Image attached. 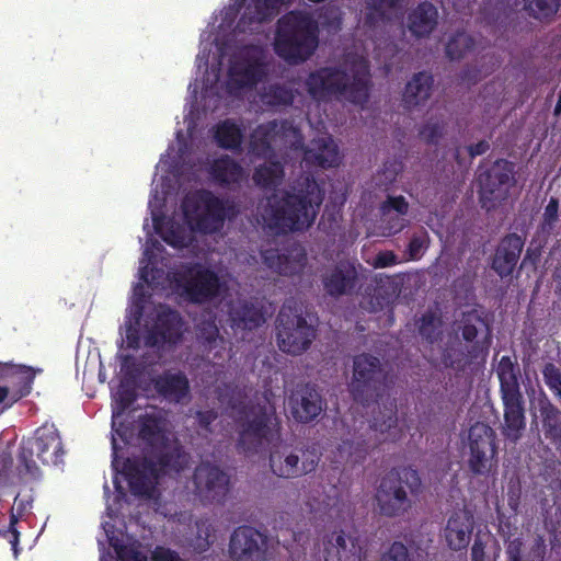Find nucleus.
Masks as SVG:
<instances>
[{"label":"nucleus","instance_id":"obj_24","mask_svg":"<svg viewBox=\"0 0 561 561\" xmlns=\"http://www.w3.org/2000/svg\"><path fill=\"white\" fill-rule=\"evenodd\" d=\"M158 398L173 404L190 399L191 385L186 374L180 369H165L150 379Z\"/></svg>","mask_w":561,"mask_h":561},{"label":"nucleus","instance_id":"obj_37","mask_svg":"<svg viewBox=\"0 0 561 561\" xmlns=\"http://www.w3.org/2000/svg\"><path fill=\"white\" fill-rule=\"evenodd\" d=\"M152 459L161 477L170 472L180 473L184 471L190 463L191 457L181 445H174L158 450Z\"/></svg>","mask_w":561,"mask_h":561},{"label":"nucleus","instance_id":"obj_54","mask_svg":"<svg viewBox=\"0 0 561 561\" xmlns=\"http://www.w3.org/2000/svg\"><path fill=\"white\" fill-rule=\"evenodd\" d=\"M111 545L119 561H146V557L131 546L119 545L113 541H111Z\"/></svg>","mask_w":561,"mask_h":561},{"label":"nucleus","instance_id":"obj_3","mask_svg":"<svg viewBox=\"0 0 561 561\" xmlns=\"http://www.w3.org/2000/svg\"><path fill=\"white\" fill-rule=\"evenodd\" d=\"M319 44V26L307 12L289 11L277 21L275 54L289 65L308 60Z\"/></svg>","mask_w":561,"mask_h":561},{"label":"nucleus","instance_id":"obj_30","mask_svg":"<svg viewBox=\"0 0 561 561\" xmlns=\"http://www.w3.org/2000/svg\"><path fill=\"white\" fill-rule=\"evenodd\" d=\"M534 416L539 419L545 438L556 446L561 445V410L545 392L536 399Z\"/></svg>","mask_w":561,"mask_h":561},{"label":"nucleus","instance_id":"obj_34","mask_svg":"<svg viewBox=\"0 0 561 561\" xmlns=\"http://www.w3.org/2000/svg\"><path fill=\"white\" fill-rule=\"evenodd\" d=\"M304 160L322 169L336 167L340 163L339 148L331 137L316 139L304 151Z\"/></svg>","mask_w":561,"mask_h":561},{"label":"nucleus","instance_id":"obj_28","mask_svg":"<svg viewBox=\"0 0 561 561\" xmlns=\"http://www.w3.org/2000/svg\"><path fill=\"white\" fill-rule=\"evenodd\" d=\"M35 373L33 368L24 365L0 363V381H5L11 399L18 402L31 393Z\"/></svg>","mask_w":561,"mask_h":561},{"label":"nucleus","instance_id":"obj_49","mask_svg":"<svg viewBox=\"0 0 561 561\" xmlns=\"http://www.w3.org/2000/svg\"><path fill=\"white\" fill-rule=\"evenodd\" d=\"M480 327H486L484 320L476 312L465 313L461 320L460 332L466 342H473Z\"/></svg>","mask_w":561,"mask_h":561},{"label":"nucleus","instance_id":"obj_48","mask_svg":"<svg viewBox=\"0 0 561 561\" xmlns=\"http://www.w3.org/2000/svg\"><path fill=\"white\" fill-rule=\"evenodd\" d=\"M417 327L420 335L433 343L439 335L440 320L433 312H425L419 319Z\"/></svg>","mask_w":561,"mask_h":561},{"label":"nucleus","instance_id":"obj_55","mask_svg":"<svg viewBox=\"0 0 561 561\" xmlns=\"http://www.w3.org/2000/svg\"><path fill=\"white\" fill-rule=\"evenodd\" d=\"M559 199L551 197L545 207L542 229H552L559 219Z\"/></svg>","mask_w":561,"mask_h":561},{"label":"nucleus","instance_id":"obj_5","mask_svg":"<svg viewBox=\"0 0 561 561\" xmlns=\"http://www.w3.org/2000/svg\"><path fill=\"white\" fill-rule=\"evenodd\" d=\"M504 409V436L516 442L526 426L525 401L520 390V369L516 359L502 356L495 369Z\"/></svg>","mask_w":561,"mask_h":561},{"label":"nucleus","instance_id":"obj_56","mask_svg":"<svg viewBox=\"0 0 561 561\" xmlns=\"http://www.w3.org/2000/svg\"><path fill=\"white\" fill-rule=\"evenodd\" d=\"M162 239L171 247L182 248L185 242V238L183 232L179 227H174L171 225L164 233H162Z\"/></svg>","mask_w":561,"mask_h":561},{"label":"nucleus","instance_id":"obj_46","mask_svg":"<svg viewBox=\"0 0 561 561\" xmlns=\"http://www.w3.org/2000/svg\"><path fill=\"white\" fill-rule=\"evenodd\" d=\"M561 4V0H525V10L536 20L551 19Z\"/></svg>","mask_w":561,"mask_h":561},{"label":"nucleus","instance_id":"obj_51","mask_svg":"<svg viewBox=\"0 0 561 561\" xmlns=\"http://www.w3.org/2000/svg\"><path fill=\"white\" fill-rule=\"evenodd\" d=\"M379 210L382 217H387L391 211H396L397 215L407 216L409 213V203L402 195H389L380 204Z\"/></svg>","mask_w":561,"mask_h":561},{"label":"nucleus","instance_id":"obj_25","mask_svg":"<svg viewBox=\"0 0 561 561\" xmlns=\"http://www.w3.org/2000/svg\"><path fill=\"white\" fill-rule=\"evenodd\" d=\"M228 320L234 331H253L266 321L264 307L257 301L238 299L228 307Z\"/></svg>","mask_w":561,"mask_h":561},{"label":"nucleus","instance_id":"obj_4","mask_svg":"<svg viewBox=\"0 0 561 561\" xmlns=\"http://www.w3.org/2000/svg\"><path fill=\"white\" fill-rule=\"evenodd\" d=\"M423 491L421 476L412 466L391 468L380 480L375 499L379 513L389 518L403 517Z\"/></svg>","mask_w":561,"mask_h":561},{"label":"nucleus","instance_id":"obj_62","mask_svg":"<svg viewBox=\"0 0 561 561\" xmlns=\"http://www.w3.org/2000/svg\"><path fill=\"white\" fill-rule=\"evenodd\" d=\"M522 546L519 538L510 541L506 548L507 561H522Z\"/></svg>","mask_w":561,"mask_h":561},{"label":"nucleus","instance_id":"obj_16","mask_svg":"<svg viewBox=\"0 0 561 561\" xmlns=\"http://www.w3.org/2000/svg\"><path fill=\"white\" fill-rule=\"evenodd\" d=\"M228 554L231 561H267L268 538L252 526H239L230 535Z\"/></svg>","mask_w":561,"mask_h":561},{"label":"nucleus","instance_id":"obj_53","mask_svg":"<svg viewBox=\"0 0 561 561\" xmlns=\"http://www.w3.org/2000/svg\"><path fill=\"white\" fill-rule=\"evenodd\" d=\"M385 234L393 236L401 232L409 225V220L405 216L390 214L387 217H382Z\"/></svg>","mask_w":561,"mask_h":561},{"label":"nucleus","instance_id":"obj_14","mask_svg":"<svg viewBox=\"0 0 561 561\" xmlns=\"http://www.w3.org/2000/svg\"><path fill=\"white\" fill-rule=\"evenodd\" d=\"M320 461L316 448L291 449L289 446H279L270 454L272 472L279 478H296L313 472Z\"/></svg>","mask_w":561,"mask_h":561},{"label":"nucleus","instance_id":"obj_47","mask_svg":"<svg viewBox=\"0 0 561 561\" xmlns=\"http://www.w3.org/2000/svg\"><path fill=\"white\" fill-rule=\"evenodd\" d=\"M447 126L443 118L431 117L419 129V137L427 145H437L446 134Z\"/></svg>","mask_w":561,"mask_h":561},{"label":"nucleus","instance_id":"obj_29","mask_svg":"<svg viewBox=\"0 0 561 561\" xmlns=\"http://www.w3.org/2000/svg\"><path fill=\"white\" fill-rule=\"evenodd\" d=\"M324 561H363L359 538L341 530L324 542Z\"/></svg>","mask_w":561,"mask_h":561},{"label":"nucleus","instance_id":"obj_8","mask_svg":"<svg viewBox=\"0 0 561 561\" xmlns=\"http://www.w3.org/2000/svg\"><path fill=\"white\" fill-rule=\"evenodd\" d=\"M278 422L266 405L252 407L244 420L238 421L237 449L245 455L257 454L278 436Z\"/></svg>","mask_w":561,"mask_h":561},{"label":"nucleus","instance_id":"obj_36","mask_svg":"<svg viewBox=\"0 0 561 561\" xmlns=\"http://www.w3.org/2000/svg\"><path fill=\"white\" fill-rule=\"evenodd\" d=\"M438 11L427 1L421 2L408 15L409 31L416 37L428 36L436 27Z\"/></svg>","mask_w":561,"mask_h":561},{"label":"nucleus","instance_id":"obj_31","mask_svg":"<svg viewBox=\"0 0 561 561\" xmlns=\"http://www.w3.org/2000/svg\"><path fill=\"white\" fill-rule=\"evenodd\" d=\"M473 530L472 516L467 512H454L447 519L444 537L449 549H467Z\"/></svg>","mask_w":561,"mask_h":561},{"label":"nucleus","instance_id":"obj_58","mask_svg":"<svg viewBox=\"0 0 561 561\" xmlns=\"http://www.w3.org/2000/svg\"><path fill=\"white\" fill-rule=\"evenodd\" d=\"M398 256L392 251H380L374 261V266L376 268H385L389 266H393L398 263Z\"/></svg>","mask_w":561,"mask_h":561},{"label":"nucleus","instance_id":"obj_33","mask_svg":"<svg viewBox=\"0 0 561 561\" xmlns=\"http://www.w3.org/2000/svg\"><path fill=\"white\" fill-rule=\"evenodd\" d=\"M196 342L201 351L208 356L213 354L214 358L221 357V352L226 350V340L220 335L219 329L214 317L202 319L196 324Z\"/></svg>","mask_w":561,"mask_h":561},{"label":"nucleus","instance_id":"obj_42","mask_svg":"<svg viewBox=\"0 0 561 561\" xmlns=\"http://www.w3.org/2000/svg\"><path fill=\"white\" fill-rule=\"evenodd\" d=\"M262 103L272 108L287 107L294 103L295 91L286 83H270L260 94Z\"/></svg>","mask_w":561,"mask_h":561},{"label":"nucleus","instance_id":"obj_40","mask_svg":"<svg viewBox=\"0 0 561 561\" xmlns=\"http://www.w3.org/2000/svg\"><path fill=\"white\" fill-rule=\"evenodd\" d=\"M262 260L264 264L274 272L291 276L299 272L306 260L302 253L298 260L293 259L288 253H282L277 249H267L262 252Z\"/></svg>","mask_w":561,"mask_h":561},{"label":"nucleus","instance_id":"obj_26","mask_svg":"<svg viewBox=\"0 0 561 561\" xmlns=\"http://www.w3.org/2000/svg\"><path fill=\"white\" fill-rule=\"evenodd\" d=\"M525 245L524 239L513 232L504 236L493 255L491 267L501 277L513 274Z\"/></svg>","mask_w":561,"mask_h":561},{"label":"nucleus","instance_id":"obj_9","mask_svg":"<svg viewBox=\"0 0 561 561\" xmlns=\"http://www.w3.org/2000/svg\"><path fill=\"white\" fill-rule=\"evenodd\" d=\"M302 136L290 119H272L257 125L250 135L249 151L256 158H272L275 148L297 149Z\"/></svg>","mask_w":561,"mask_h":561},{"label":"nucleus","instance_id":"obj_22","mask_svg":"<svg viewBox=\"0 0 561 561\" xmlns=\"http://www.w3.org/2000/svg\"><path fill=\"white\" fill-rule=\"evenodd\" d=\"M404 542L394 540L380 554L378 561H425L432 543L430 537L421 531H411L404 535Z\"/></svg>","mask_w":561,"mask_h":561},{"label":"nucleus","instance_id":"obj_61","mask_svg":"<svg viewBox=\"0 0 561 561\" xmlns=\"http://www.w3.org/2000/svg\"><path fill=\"white\" fill-rule=\"evenodd\" d=\"M485 548L486 543L480 535H477L471 547V561H486Z\"/></svg>","mask_w":561,"mask_h":561},{"label":"nucleus","instance_id":"obj_35","mask_svg":"<svg viewBox=\"0 0 561 561\" xmlns=\"http://www.w3.org/2000/svg\"><path fill=\"white\" fill-rule=\"evenodd\" d=\"M291 0H251L238 22V27L244 30L252 23H263L272 20L283 4Z\"/></svg>","mask_w":561,"mask_h":561},{"label":"nucleus","instance_id":"obj_15","mask_svg":"<svg viewBox=\"0 0 561 561\" xmlns=\"http://www.w3.org/2000/svg\"><path fill=\"white\" fill-rule=\"evenodd\" d=\"M194 493L206 504H221L230 491V477L219 466L202 461L193 473Z\"/></svg>","mask_w":561,"mask_h":561},{"label":"nucleus","instance_id":"obj_64","mask_svg":"<svg viewBox=\"0 0 561 561\" xmlns=\"http://www.w3.org/2000/svg\"><path fill=\"white\" fill-rule=\"evenodd\" d=\"M13 463L12 456L9 451L2 450L0 451V483L5 479L9 470L11 469Z\"/></svg>","mask_w":561,"mask_h":561},{"label":"nucleus","instance_id":"obj_21","mask_svg":"<svg viewBox=\"0 0 561 561\" xmlns=\"http://www.w3.org/2000/svg\"><path fill=\"white\" fill-rule=\"evenodd\" d=\"M325 403L311 383L298 385L287 399V408L291 417L298 423H309L323 411Z\"/></svg>","mask_w":561,"mask_h":561},{"label":"nucleus","instance_id":"obj_52","mask_svg":"<svg viewBox=\"0 0 561 561\" xmlns=\"http://www.w3.org/2000/svg\"><path fill=\"white\" fill-rule=\"evenodd\" d=\"M18 522H19L18 516L13 512H11L9 526L7 528H0V537L8 539L15 558L19 554V541H20V533L18 531V529L15 527Z\"/></svg>","mask_w":561,"mask_h":561},{"label":"nucleus","instance_id":"obj_43","mask_svg":"<svg viewBox=\"0 0 561 561\" xmlns=\"http://www.w3.org/2000/svg\"><path fill=\"white\" fill-rule=\"evenodd\" d=\"M284 175L283 164L279 161H271L256 167L252 179L261 188L275 190L282 183Z\"/></svg>","mask_w":561,"mask_h":561},{"label":"nucleus","instance_id":"obj_63","mask_svg":"<svg viewBox=\"0 0 561 561\" xmlns=\"http://www.w3.org/2000/svg\"><path fill=\"white\" fill-rule=\"evenodd\" d=\"M424 249V240L421 237L413 236L408 244V252L412 260L421 257L422 250Z\"/></svg>","mask_w":561,"mask_h":561},{"label":"nucleus","instance_id":"obj_39","mask_svg":"<svg viewBox=\"0 0 561 561\" xmlns=\"http://www.w3.org/2000/svg\"><path fill=\"white\" fill-rule=\"evenodd\" d=\"M209 173L217 184L225 187L240 183L243 179L244 170L234 159L224 154L213 161Z\"/></svg>","mask_w":561,"mask_h":561},{"label":"nucleus","instance_id":"obj_17","mask_svg":"<svg viewBox=\"0 0 561 561\" xmlns=\"http://www.w3.org/2000/svg\"><path fill=\"white\" fill-rule=\"evenodd\" d=\"M362 265L352 260H340L321 275L325 295L337 299L353 296L360 286L359 271Z\"/></svg>","mask_w":561,"mask_h":561},{"label":"nucleus","instance_id":"obj_18","mask_svg":"<svg viewBox=\"0 0 561 561\" xmlns=\"http://www.w3.org/2000/svg\"><path fill=\"white\" fill-rule=\"evenodd\" d=\"M224 283L218 274L205 266L197 265L188 271L182 284L185 298L197 305L213 301L221 294Z\"/></svg>","mask_w":561,"mask_h":561},{"label":"nucleus","instance_id":"obj_12","mask_svg":"<svg viewBox=\"0 0 561 561\" xmlns=\"http://www.w3.org/2000/svg\"><path fill=\"white\" fill-rule=\"evenodd\" d=\"M386 376L380 359L371 354L362 353L353 359V377L350 392L355 402L368 407L377 401L385 391Z\"/></svg>","mask_w":561,"mask_h":561},{"label":"nucleus","instance_id":"obj_6","mask_svg":"<svg viewBox=\"0 0 561 561\" xmlns=\"http://www.w3.org/2000/svg\"><path fill=\"white\" fill-rule=\"evenodd\" d=\"M62 454V443L58 430L54 425H43L35 431L33 437L23 439L20 445L19 474L33 480L39 479L42 471L38 463L57 465Z\"/></svg>","mask_w":561,"mask_h":561},{"label":"nucleus","instance_id":"obj_23","mask_svg":"<svg viewBox=\"0 0 561 561\" xmlns=\"http://www.w3.org/2000/svg\"><path fill=\"white\" fill-rule=\"evenodd\" d=\"M369 427L375 433H378L380 437H378L374 443L364 442L362 449L365 455L369 449H374L380 443H394L402 437L403 431L398 425V409L394 399L383 403L382 407L378 405V411L374 413Z\"/></svg>","mask_w":561,"mask_h":561},{"label":"nucleus","instance_id":"obj_38","mask_svg":"<svg viewBox=\"0 0 561 561\" xmlns=\"http://www.w3.org/2000/svg\"><path fill=\"white\" fill-rule=\"evenodd\" d=\"M138 436L150 447L164 445L168 440L165 435V419L161 413H145L138 419Z\"/></svg>","mask_w":561,"mask_h":561},{"label":"nucleus","instance_id":"obj_11","mask_svg":"<svg viewBox=\"0 0 561 561\" xmlns=\"http://www.w3.org/2000/svg\"><path fill=\"white\" fill-rule=\"evenodd\" d=\"M275 327L279 350L291 355L307 351L317 334L316 327L297 308L289 305H284L278 311Z\"/></svg>","mask_w":561,"mask_h":561},{"label":"nucleus","instance_id":"obj_45","mask_svg":"<svg viewBox=\"0 0 561 561\" xmlns=\"http://www.w3.org/2000/svg\"><path fill=\"white\" fill-rule=\"evenodd\" d=\"M474 39L465 32H457L446 44V55L451 60H459L473 49Z\"/></svg>","mask_w":561,"mask_h":561},{"label":"nucleus","instance_id":"obj_19","mask_svg":"<svg viewBox=\"0 0 561 561\" xmlns=\"http://www.w3.org/2000/svg\"><path fill=\"white\" fill-rule=\"evenodd\" d=\"M183 320L181 314L173 309H163L158 312L153 325L145 336L147 347L163 350L165 346H174L182 341Z\"/></svg>","mask_w":561,"mask_h":561},{"label":"nucleus","instance_id":"obj_2","mask_svg":"<svg viewBox=\"0 0 561 561\" xmlns=\"http://www.w3.org/2000/svg\"><path fill=\"white\" fill-rule=\"evenodd\" d=\"M310 96L318 101H347L363 105L369 99L370 73L367 68L347 71L342 66L321 67L306 79Z\"/></svg>","mask_w":561,"mask_h":561},{"label":"nucleus","instance_id":"obj_7","mask_svg":"<svg viewBox=\"0 0 561 561\" xmlns=\"http://www.w3.org/2000/svg\"><path fill=\"white\" fill-rule=\"evenodd\" d=\"M181 208L184 221L193 232L211 234L219 231L226 219V206L221 198L208 190L186 194Z\"/></svg>","mask_w":561,"mask_h":561},{"label":"nucleus","instance_id":"obj_44","mask_svg":"<svg viewBox=\"0 0 561 561\" xmlns=\"http://www.w3.org/2000/svg\"><path fill=\"white\" fill-rule=\"evenodd\" d=\"M399 0H367L365 13V25L375 27L379 22L387 19L386 11L394 9Z\"/></svg>","mask_w":561,"mask_h":561},{"label":"nucleus","instance_id":"obj_60","mask_svg":"<svg viewBox=\"0 0 561 561\" xmlns=\"http://www.w3.org/2000/svg\"><path fill=\"white\" fill-rule=\"evenodd\" d=\"M152 561H184L180 554L170 548L157 547L152 552Z\"/></svg>","mask_w":561,"mask_h":561},{"label":"nucleus","instance_id":"obj_13","mask_svg":"<svg viewBox=\"0 0 561 561\" xmlns=\"http://www.w3.org/2000/svg\"><path fill=\"white\" fill-rule=\"evenodd\" d=\"M514 164L505 159H497L478 175L479 198L481 207L488 211L506 199L514 185Z\"/></svg>","mask_w":561,"mask_h":561},{"label":"nucleus","instance_id":"obj_27","mask_svg":"<svg viewBox=\"0 0 561 561\" xmlns=\"http://www.w3.org/2000/svg\"><path fill=\"white\" fill-rule=\"evenodd\" d=\"M265 75V65L257 59L233 61L228 69V90L234 92L251 89L262 81Z\"/></svg>","mask_w":561,"mask_h":561},{"label":"nucleus","instance_id":"obj_57","mask_svg":"<svg viewBox=\"0 0 561 561\" xmlns=\"http://www.w3.org/2000/svg\"><path fill=\"white\" fill-rule=\"evenodd\" d=\"M195 417L199 427L209 431L210 425L217 420L218 413L214 409H208L204 411H197Z\"/></svg>","mask_w":561,"mask_h":561},{"label":"nucleus","instance_id":"obj_10","mask_svg":"<svg viewBox=\"0 0 561 561\" xmlns=\"http://www.w3.org/2000/svg\"><path fill=\"white\" fill-rule=\"evenodd\" d=\"M467 467L473 477L494 478L499 469L496 435L493 428L477 422L468 433Z\"/></svg>","mask_w":561,"mask_h":561},{"label":"nucleus","instance_id":"obj_59","mask_svg":"<svg viewBox=\"0 0 561 561\" xmlns=\"http://www.w3.org/2000/svg\"><path fill=\"white\" fill-rule=\"evenodd\" d=\"M121 370L126 378L130 379H135L140 374V369L136 363V359L130 355H126L123 358Z\"/></svg>","mask_w":561,"mask_h":561},{"label":"nucleus","instance_id":"obj_32","mask_svg":"<svg viewBox=\"0 0 561 561\" xmlns=\"http://www.w3.org/2000/svg\"><path fill=\"white\" fill-rule=\"evenodd\" d=\"M434 87V77L431 72L420 71L407 82L402 102L405 108L412 110L424 105L431 98Z\"/></svg>","mask_w":561,"mask_h":561},{"label":"nucleus","instance_id":"obj_1","mask_svg":"<svg viewBox=\"0 0 561 561\" xmlns=\"http://www.w3.org/2000/svg\"><path fill=\"white\" fill-rule=\"evenodd\" d=\"M324 191L312 175L301 176L290 190L270 199L268 226L277 232L306 231L314 222Z\"/></svg>","mask_w":561,"mask_h":561},{"label":"nucleus","instance_id":"obj_41","mask_svg":"<svg viewBox=\"0 0 561 561\" xmlns=\"http://www.w3.org/2000/svg\"><path fill=\"white\" fill-rule=\"evenodd\" d=\"M214 138L218 147L239 151L243 141V131L237 123L228 118L217 124Z\"/></svg>","mask_w":561,"mask_h":561},{"label":"nucleus","instance_id":"obj_50","mask_svg":"<svg viewBox=\"0 0 561 561\" xmlns=\"http://www.w3.org/2000/svg\"><path fill=\"white\" fill-rule=\"evenodd\" d=\"M546 386L561 404V369L553 363H546L542 370Z\"/></svg>","mask_w":561,"mask_h":561},{"label":"nucleus","instance_id":"obj_20","mask_svg":"<svg viewBox=\"0 0 561 561\" xmlns=\"http://www.w3.org/2000/svg\"><path fill=\"white\" fill-rule=\"evenodd\" d=\"M123 474L130 492L136 496L150 497L161 478L156 469L152 457L127 458L123 465Z\"/></svg>","mask_w":561,"mask_h":561}]
</instances>
